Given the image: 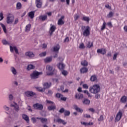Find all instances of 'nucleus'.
Returning a JSON list of instances; mask_svg holds the SVG:
<instances>
[{
  "mask_svg": "<svg viewBox=\"0 0 127 127\" xmlns=\"http://www.w3.org/2000/svg\"><path fill=\"white\" fill-rule=\"evenodd\" d=\"M101 91V87L98 84H95L89 88V92L92 94H98Z\"/></svg>",
  "mask_w": 127,
  "mask_h": 127,
  "instance_id": "nucleus-1",
  "label": "nucleus"
},
{
  "mask_svg": "<svg viewBox=\"0 0 127 127\" xmlns=\"http://www.w3.org/2000/svg\"><path fill=\"white\" fill-rule=\"evenodd\" d=\"M14 21V16L12 14H8L6 16V22L8 24H12Z\"/></svg>",
  "mask_w": 127,
  "mask_h": 127,
  "instance_id": "nucleus-2",
  "label": "nucleus"
},
{
  "mask_svg": "<svg viewBox=\"0 0 127 127\" xmlns=\"http://www.w3.org/2000/svg\"><path fill=\"white\" fill-rule=\"evenodd\" d=\"M83 28H85L84 31L83 32V36H89L90 35V30H91V28H90V26H83L82 27Z\"/></svg>",
  "mask_w": 127,
  "mask_h": 127,
  "instance_id": "nucleus-3",
  "label": "nucleus"
},
{
  "mask_svg": "<svg viewBox=\"0 0 127 127\" xmlns=\"http://www.w3.org/2000/svg\"><path fill=\"white\" fill-rule=\"evenodd\" d=\"M42 72H38L37 71H34L32 74H30L31 79H37L39 75H41Z\"/></svg>",
  "mask_w": 127,
  "mask_h": 127,
  "instance_id": "nucleus-4",
  "label": "nucleus"
},
{
  "mask_svg": "<svg viewBox=\"0 0 127 127\" xmlns=\"http://www.w3.org/2000/svg\"><path fill=\"white\" fill-rule=\"evenodd\" d=\"M122 117H123V112H122V111H119L115 117V123H118V122H120Z\"/></svg>",
  "mask_w": 127,
  "mask_h": 127,
  "instance_id": "nucleus-5",
  "label": "nucleus"
},
{
  "mask_svg": "<svg viewBox=\"0 0 127 127\" xmlns=\"http://www.w3.org/2000/svg\"><path fill=\"white\" fill-rule=\"evenodd\" d=\"M10 106L11 108H13L15 112H18V111H19V106L18 105H17V103H15V102H13L12 103H11L10 105Z\"/></svg>",
  "mask_w": 127,
  "mask_h": 127,
  "instance_id": "nucleus-6",
  "label": "nucleus"
},
{
  "mask_svg": "<svg viewBox=\"0 0 127 127\" xmlns=\"http://www.w3.org/2000/svg\"><path fill=\"white\" fill-rule=\"evenodd\" d=\"M48 104H51V105L49 106L48 107V110L49 111H52L53 110H56V106H55V104H54V102L49 101H48Z\"/></svg>",
  "mask_w": 127,
  "mask_h": 127,
  "instance_id": "nucleus-7",
  "label": "nucleus"
},
{
  "mask_svg": "<svg viewBox=\"0 0 127 127\" xmlns=\"http://www.w3.org/2000/svg\"><path fill=\"white\" fill-rule=\"evenodd\" d=\"M51 27L50 28L49 33L50 36L53 35V32L56 30V26L54 25L51 24Z\"/></svg>",
  "mask_w": 127,
  "mask_h": 127,
  "instance_id": "nucleus-8",
  "label": "nucleus"
},
{
  "mask_svg": "<svg viewBox=\"0 0 127 127\" xmlns=\"http://www.w3.org/2000/svg\"><path fill=\"white\" fill-rule=\"evenodd\" d=\"M33 107L35 110H43V105L39 103L34 104Z\"/></svg>",
  "mask_w": 127,
  "mask_h": 127,
  "instance_id": "nucleus-9",
  "label": "nucleus"
},
{
  "mask_svg": "<svg viewBox=\"0 0 127 127\" xmlns=\"http://www.w3.org/2000/svg\"><path fill=\"white\" fill-rule=\"evenodd\" d=\"M25 95L26 97H33L35 93L31 91H27L25 92Z\"/></svg>",
  "mask_w": 127,
  "mask_h": 127,
  "instance_id": "nucleus-10",
  "label": "nucleus"
},
{
  "mask_svg": "<svg viewBox=\"0 0 127 127\" xmlns=\"http://www.w3.org/2000/svg\"><path fill=\"white\" fill-rule=\"evenodd\" d=\"M97 53L100 54H102V55H105L106 53H107V50L106 49L102 48V49H98L97 50Z\"/></svg>",
  "mask_w": 127,
  "mask_h": 127,
  "instance_id": "nucleus-11",
  "label": "nucleus"
},
{
  "mask_svg": "<svg viewBox=\"0 0 127 127\" xmlns=\"http://www.w3.org/2000/svg\"><path fill=\"white\" fill-rule=\"evenodd\" d=\"M57 66L58 69L61 70V71H63L65 69V65L63 64V63H60L57 64Z\"/></svg>",
  "mask_w": 127,
  "mask_h": 127,
  "instance_id": "nucleus-12",
  "label": "nucleus"
},
{
  "mask_svg": "<svg viewBox=\"0 0 127 127\" xmlns=\"http://www.w3.org/2000/svg\"><path fill=\"white\" fill-rule=\"evenodd\" d=\"M48 75L49 76H52L54 74V72H55V70H53V67L51 66H49L48 67Z\"/></svg>",
  "mask_w": 127,
  "mask_h": 127,
  "instance_id": "nucleus-13",
  "label": "nucleus"
},
{
  "mask_svg": "<svg viewBox=\"0 0 127 127\" xmlns=\"http://www.w3.org/2000/svg\"><path fill=\"white\" fill-rule=\"evenodd\" d=\"M60 45L59 44H57L53 47V51L56 53H59V50H60Z\"/></svg>",
  "mask_w": 127,
  "mask_h": 127,
  "instance_id": "nucleus-14",
  "label": "nucleus"
},
{
  "mask_svg": "<svg viewBox=\"0 0 127 127\" xmlns=\"http://www.w3.org/2000/svg\"><path fill=\"white\" fill-rule=\"evenodd\" d=\"M75 98L77 100H82L84 98V95L80 93H77L75 94Z\"/></svg>",
  "mask_w": 127,
  "mask_h": 127,
  "instance_id": "nucleus-15",
  "label": "nucleus"
},
{
  "mask_svg": "<svg viewBox=\"0 0 127 127\" xmlns=\"http://www.w3.org/2000/svg\"><path fill=\"white\" fill-rule=\"evenodd\" d=\"M64 16H62L61 18L59 19L58 22V25H63V24L65 23V22L63 20V19H64Z\"/></svg>",
  "mask_w": 127,
  "mask_h": 127,
  "instance_id": "nucleus-16",
  "label": "nucleus"
},
{
  "mask_svg": "<svg viewBox=\"0 0 127 127\" xmlns=\"http://www.w3.org/2000/svg\"><path fill=\"white\" fill-rule=\"evenodd\" d=\"M15 51V53L17 54L18 53V50L16 48V47H12L11 46H10V51L11 52V53H13V51Z\"/></svg>",
  "mask_w": 127,
  "mask_h": 127,
  "instance_id": "nucleus-17",
  "label": "nucleus"
},
{
  "mask_svg": "<svg viewBox=\"0 0 127 127\" xmlns=\"http://www.w3.org/2000/svg\"><path fill=\"white\" fill-rule=\"evenodd\" d=\"M36 4L38 8H40L42 6V1L41 0H36Z\"/></svg>",
  "mask_w": 127,
  "mask_h": 127,
  "instance_id": "nucleus-18",
  "label": "nucleus"
},
{
  "mask_svg": "<svg viewBox=\"0 0 127 127\" xmlns=\"http://www.w3.org/2000/svg\"><path fill=\"white\" fill-rule=\"evenodd\" d=\"M10 71L12 74H13V75H14V76L17 75V70H16V69H15L14 67L11 66L10 67Z\"/></svg>",
  "mask_w": 127,
  "mask_h": 127,
  "instance_id": "nucleus-19",
  "label": "nucleus"
},
{
  "mask_svg": "<svg viewBox=\"0 0 127 127\" xmlns=\"http://www.w3.org/2000/svg\"><path fill=\"white\" fill-rule=\"evenodd\" d=\"M26 56L27 57H29V58H32L34 57V54H33L32 52H27L25 53Z\"/></svg>",
  "mask_w": 127,
  "mask_h": 127,
  "instance_id": "nucleus-20",
  "label": "nucleus"
},
{
  "mask_svg": "<svg viewBox=\"0 0 127 127\" xmlns=\"http://www.w3.org/2000/svg\"><path fill=\"white\" fill-rule=\"evenodd\" d=\"M97 79L98 76H97V75L94 74L91 76L90 80L91 82H95V81H97Z\"/></svg>",
  "mask_w": 127,
  "mask_h": 127,
  "instance_id": "nucleus-21",
  "label": "nucleus"
},
{
  "mask_svg": "<svg viewBox=\"0 0 127 127\" xmlns=\"http://www.w3.org/2000/svg\"><path fill=\"white\" fill-rule=\"evenodd\" d=\"M81 19L83 21H86L87 23H89L90 22V18L88 16H84Z\"/></svg>",
  "mask_w": 127,
  "mask_h": 127,
  "instance_id": "nucleus-22",
  "label": "nucleus"
},
{
  "mask_svg": "<svg viewBox=\"0 0 127 127\" xmlns=\"http://www.w3.org/2000/svg\"><path fill=\"white\" fill-rule=\"evenodd\" d=\"M39 18L40 20H41L42 21H44L46 19H47V15H40L39 17Z\"/></svg>",
  "mask_w": 127,
  "mask_h": 127,
  "instance_id": "nucleus-23",
  "label": "nucleus"
},
{
  "mask_svg": "<svg viewBox=\"0 0 127 127\" xmlns=\"http://www.w3.org/2000/svg\"><path fill=\"white\" fill-rule=\"evenodd\" d=\"M80 73L84 74V73H87V72H88V68L83 67L80 69Z\"/></svg>",
  "mask_w": 127,
  "mask_h": 127,
  "instance_id": "nucleus-24",
  "label": "nucleus"
},
{
  "mask_svg": "<svg viewBox=\"0 0 127 127\" xmlns=\"http://www.w3.org/2000/svg\"><path fill=\"white\" fill-rule=\"evenodd\" d=\"M127 96H123L122 97L121 99V103H123L124 104L127 103Z\"/></svg>",
  "mask_w": 127,
  "mask_h": 127,
  "instance_id": "nucleus-25",
  "label": "nucleus"
},
{
  "mask_svg": "<svg viewBox=\"0 0 127 127\" xmlns=\"http://www.w3.org/2000/svg\"><path fill=\"white\" fill-rule=\"evenodd\" d=\"M22 119H23V120L26 121V122H27V123H29V118L28 117V116H27V115L23 114L22 115Z\"/></svg>",
  "mask_w": 127,
  "mask_h": 127,
  "instance_id": "nucleus-26",
  "label": "nucleus"
},
{
  "mask_svg": "<svg viewBox=\"0 0 127 127\" xmlns=\"http://www.w3.org/2000/svg\"><path fill=\"white\" fill-rule=\"evenodd\" d=\"M35 13V11H31L28 13V15L32 19V18H34Z\"/></svg>",
  "mask_w": 127,
  "mask_h": 127,
  "instance_id": "nucleus-27",
  "label": "nucleus"
},
{
  "mask_svg": "<svg viewBox=\"0 0 127 127\" xmlns=\"http://www.w3.org/2000/svg\"><path fill=\"white\" fill-rule=\"evenodd\" d=\"M57 122L59 123V124H63V125H66V124H67V122H65V121L61 119H57Z\"/></svg>",
  "mask_w": 127,
  "mask_h": 127,
  "instance_id": "nucleus-28",
  "label": "nucleus"
},
{
  "mask_svg": "<svg viewBox=\"0 0 127 127\" xmlns=\"http://www.w3.org/2000/svg\"><path fill=\"white\" fill-rule=\"evenodd\" d=\"M82 103L83 105H90V103H91V101L88 99H85L82 101Z\"/></svg>",
  "mask_w": 127,
  "mask_h": 127,
  "instance_id": "nucleus-29",
  "label": "nucleus"
},
{
  "mask_svg": "<svg viewBox=\"0 0 127 127\" xmlns=\"http://www.w3.org/2000/svg\"><path fill=\"white\" fill-rule=\"evenodd\" d=\"M31 27V24H28V25H27L25 27L26 32H29V31H30Z\"/></svg>",
  "mask_w": 127,
  "mask_h": 127,
  "instance_id": "nucleus-30",
  "label": "nucleus"
},
{
  "mask_svg": "<svg viewBox=\"0 0 127 127\" xmlns=\"http://www.w3.org/2000/svg\"><path fill=\"white\" fill-rule=\"evenodd\" d=\"M37 120H40L41 123H42L43 124H44L45 123H46V122H47V119H45V118H36Z\"/></svg>",
  "mask_w": 127,
  "mask_h": 127,
  "instance_id": "nucleus-31",
  "label": "nucleus"
},
{
  "mask_svg": "<svg viewBox=\"0 0 127 127\" xmlns=\"http://www.w3.org/2000/svg\"><path fill=\"white\" fill-rule=\"evenodd\" d=\"M86 46L87 48H91V47H93V46H94V43L89 41L88 42Z\"/></svg>",
  "mask_w": 127,
  "mask_h": 127,
  "instance_id": "nucleus-32",
  "label": "nucleus"
},
{
  "mask_svg": "<svg viewBox=\"0 0 127 127\" xmlns=\"http://www.w3.org/2000/svg\"><path fill=\"white\" fill-rule=\"evenodd\" d=\"M0 25L1 26L4 32L6 33V28L5 27L4 24H2V23H0Z\"/></svg>",
  "mask_w": 127,
  "mask_h": 127,
  "instance_id": "nucleus-33",
  "label": "nucleus"
},
{
  "mask_svg": "<svg viewBox=\"0 0 127 127\" xmlns=\"http://www.w3.org/2000/svg\"><path fill=\"white\" fill-rule=\"evenodd\" d=\"M81 64L82 66H88V62L86 60L83 61L81 62Z\"/></svg>",
  "mask_w": 127,
  "mask_h": 127,
  "instance_id": "nucleus-34",
  "label": "nucleus"
},
{
  "mask_svg": "<svg viewBox=\"0 0 127 127\" xmlns=\"http://www.w3.org/2000/svg\"><path fill=\"white\" fill-rule=\"evenodd\" d=\"M74 108H75V110H76L77 112H78L79 113H83V110L78 107V106H75Z\"/></svg>",
  "mask_w": 127,
  "mask_h": 127,
  "instance_id": "nucleus-35",
  "label": "nucleus"
},
{
  "mask_svg": "<svg viewBox=\"0 0 127 127\" xmlns=\"http://www.w3.org/2000/svg\"><path fill=\"white\" fill-rule=\"evenodd\" d=\"M43 88L44 89V91H45L46 89L48 88V82H46L44 84H43Z\"/></svg>",
  "mask_w": 127,
  "mask_h": 127,
  "instance_id": "nucleus-36",
  "label": "nucleus"
},
{
  "mask_svg": "<svg viewBox=\"0 0 127 127\" xmlns=\"http://www.w3.org/2000/svg\"><path fill=\"white\" fill-rule=\"evenodd\" d=\"M35 66L32 64H29L27 67V70H31V69H34Z\"/></svg>",
  "mask_w": 127,
  "mask_h": 127,
  "instance_id": "nucleus-37",
  "label": "nucleus"
},
{
  "mask_svg": "<svg viewBox=\"0 0 127 127\" xmlns=\"http://www.w3.org/2000/svg\"><path fill=\"white\" fill-rule=\"evenodd\" d=\"M114 16V12L111 11L109 12V13L107 15V17L108 18H111L112 17H113V16Z\"/></svg>",
  "mask_w": 127,
  "mask_h": 127,
  "instance_id": "nucleus-38",
  "label": "nucleus"
},
{
  "mask_svg": "<svg viewBox=\"0 0 127 127\" xmlns=\"http://www.w3.org/2000/svg\"><path fill=\"white\" fill-rule=\"evenodd\" d=\"M105 29H106V22H103L102 26L101 28V31H103V30H105Z\"/></svg>",
  "mask_w": 127,
  "mask_h": 127,
  "instance_id": "nucleus-39",
  "label": "nucleus"
},
{
  "mask_svg": "<svg viewBox=\"0 0 127 127\" xmlns=\"http://www.w3.org/2000/svg\"><path fill=\"white\" fill-rule=\"evenodd\" d=\"M71 114V113L70 112V111H67V110H65L64 112V115L65 116V117H67L68 116H70V114Z\"/></svg>",
  "mask_w": 127,
  "mask_h": 127,
  "instance_id": "nucleus-40",
  "label": "nucleus"
},
{
  "mask_svg": "<svg viewBox=\"0 0 127 127\" xmlns=\"http://www.w3.org/2000/svg\"><path fill=\"white\" fill-rule=\"evenodd\" d=\"M2 43L3 44V45H9V43L6 41V40H2Z\"/></svg>",
  "mask_w": 127,
  "mask_h": 127,
  "instance_id": "nucleus-41",
  "label": "nucleus"
},
{
  "mask_svg": "<svg viewBox=\"0 0 127 127\" xmlns=\"http://www.w3.org/2000/svg\"><path fill=\"white\" fill-rule=\"evenodd\" d=\"M83 92L84 94H86V95H88V98H92V95H90V93H89V91H88V90H84Z\"/></svg>",
  "mask_w": 127,
  "mask_h": 127,
  "instance_id": "nucleus-42",
  "label": "nucleus"
},
{
  "mask_svg": "<svg viewBox=\"0 0 127 127\" xmlns=\"http://www.w3.org/2000/svg\"><path fill=\"white\" fill-rule=\"evenodd\" d=\"M21 6H22L21 3L20 2L17 3L16 4L17 9H20V8H21Z\"/></svg>",
  "mask_w": 127,
  "mask_h": 127,
  "instance_id": "nucleus-43",
  "label": "nucleus"
},
{
  "mask_svg": "<svg viewBox=\"0 0 127 127\" xmlns=\"http://www.w3.org/2000/svg\"><path fill=\"white\" fill-rule=\"evenodd\" d=\"M3 110H4V111H9V107L6 106V105H4L3 106Z\"/></svg>",
  "mask_w": 127,
  "mask_h": 127,
  "instance_id": "nucleus-44",
  "label": "nucleus"
},
{
  "mask_svg": "<svg viewBox=\"0 0 127 127\" xmlns=\"http://www.w3.org/2000/svg\"><path fill=\"white\" fill-rule=\"evenodd\" d=\"M8 97L9 101H12V100H13L14 97L12 94H9Z\"/></svg>",
  "mask_w": 127,
  "mask_h": 127,
  "instance_id": "nucleus-45",
  "label": "nucleus"
},
{
  "mask_svg": "<svg viewBox=\"0 0 127 127\" xmlns=\"http://www.w3.org/2000/svg\"><path fill=\"white\" fill-rule=\"evenodd\" d=\"M62 74L64 75V76H67V75H68V71L65 70H63Z\"/></svg>",
  "mask_w": 127,
  "mask_h": 127,
  "instance_id": "nucleus-46",
  "label": "nucleus"
},
{
  "mask_svg": "<svg viewBox=\"0 0 127 127\" xmlns=\"http://www.w3.org/2000/svg\"><path fill=\"white\" fill-rule=\"evenodd\" d=\"M37 90L39 91V92H44V89L42 88L41 87H39L36 88Z\"/></svg>",
  "mask_w": 127,
  "mask_h": 127,
  "instance_id": "nucleus-47",
  "label": "nucleus"
},
{
  "mask_svg": "<svg viewBox=\"0 0 127 127\" xmlns=\"http://www.w3.org/2000/svg\"><path fill=\"white\" fill-rule=\"evenodd\" d=\"M39 56H40V57H44L46 56V52H44L43 53H40L39 54Z\"/></svg>",
  "mask_w": 127,
  "mask_h": 127,
  "instance_id": "nucleus-48",
  "label": "nucleus"
},
{
  "mask_svg": "<svg viewBox=\"0 0 127 127\" xmlns=\"http://www.w3.org/2000/svg\"><path fill=\"white\" fill-rule=\"evenodd\" d=\"M98 122H103V121H104V116L103 115H101L98 119Z\"/></svg>",
  "mask_w": 127,
  "mask_h": 127,
  "instance_id": "nucleus-49",
  "label": "nucleus"
},
{
  "mask_svg": "<svg viewBox=\"0 0 127 127\" xmlns=\"http://www.w3.org/2000/svg\"><path fill=\"white\" fill-rule=\"evenodd\" d=\"M79 47L80 49H84L85 48V45H84V43H81Z\"/></svg>",
  "mask_w": 127,
  "mask_h": 127,
  "instance_id": "nucleus-50",
  "label": "nucleus"
},
{
  "mask_svg": "<svg viewBox=\"0 0 127 127\" xmlns=\"http://www.w3.org/2000/svg\"><path fill=\"white\" fill-rule=\"evenodd\" d=\"M119 55V53H116L113 56V60H116L117 59V57Z\"/></svg>",
  "mask_w": 127,
  "mask_h": 127,
  "instance_id": "nucleus-51",
  "label": "nucleus"
},
{
  "mask_svg": "<svg viewBox=\"0 0 127 127\" xmlns=\"http://www.w3.org/2000/svg\"><path fill=\"white\" fill-rule=\"evenodd\" d=\"M56 97L57 98H61V97H63V95H62V94H60V93H57V94H56Z\"/></svg>",
  "mask_w": 127,
  "mask_h": 127,
  "instance_id": "nucleus-52",
  "label": "nucleus"
},
{
  "mask_svg": "<svg viewBox=\"0 0 127 127\" xmlns=\"http://www.w3.org/2000/svg\"><path fill=\"white\" fill-rule=\"evenodd\" d=\"M107 25L110 27V28H112V27H113V24H112L111 22H108L107 23Z\"/></svg>",
  "mask_w": 127,
  "mask_h": 127,
  "instance_id": "nucleus-53",
  "label": "nucleus"
},
{
  "mask_svg": "<svg viewBox=\"0 0 127 127\" xmlns=\"http://www.w3.org/2000/svg\"><path fill=\"white\" fill-rule=\"evenodd\" d=\"M0 21H1V20H2V19H3V13H2V12H0Z\"/></svg>",
  "mask_w": 127,
  "mask_h": 127,
  "instance_id": "nucleus-54",
  "label": "nucleus"
},
{
  "mask_svg": "<svg viewBox=\"0 0 127 127\" xmlns=\"http://www.w3.org/2000/svg\"><path fill=\"white\" fill-rule=\"evenodd\" d=\"M32 120V122L33 123V124H35V123H36V122H37V119L35 118H32L31 119Z\"/></svg>",
  "mask_w": 127,
  "mask_h": 127,
  "instance_id": "nucleus-55",
  "label": "nucleus"
},
{
  "mask_svg": "<svg viewBox=\"0 0 127 127\" xmlns=\"http://www.w3.org/2000/svg\"><path fill=\"white\" fill-rule=\"evenodd\" d=\"M44 63H45V64H48V58L47 57L46 58L44 59Z\"/></svg>",
  "mask_w": 127,
  "mask_h": 127,
  "instance_id": "nucleus-56",
  "label": "nucleus"
},
{
  "mask_svg": "<svg viewBox=\"0 0 127 127\" xmlns=\"http://www.w3.org/2000/svg\"><path fill=\"white\" fill-rule=\"evenodd\" d=\"M83 117L84 118H91V115H88V114H84L83 115Z\"/></svg>",
  "mask_w": 127,
  "mask_h": 127,
  "instance_id": "nucleus-57",
  "label": "nucleus"
},
{
  "mask_svg": "<svg viewBox=\"0 0 127 127\" xmlns=\"http://www.w3.org/2000/svg\"><path fill=\"white\" fill-rule=\"evenodd\" d=\"M100 95L99 94H97L95 95V99H100Z\"/></svg>",
  "mask_w": 127,
  "mask_h": 127,
  "instance_id": "nucleus-58",
  "label": "nucleus"
},
{
  "mask_svg": "<svg viewBox=\"0 0 127 127\" xmlns=\"http://www.w3.org/2000/svg\"><path fill=\"white\" fill-rule=\"evenodd\" d=\"M79 18V15H74V20H77Z\"/></svg>",
  "mask_w": 127,
  "mask_h": 127,
  "instance_id": "nucleus-59",
  "label": "nucleus"
},
{
  "mask_svg": "<svg viewBox=\"0 0 127 127\" xmlns=\"http://www.w3.org/2000/svg\"><path fill=\"white\" fill-rule=\"evenodd\" d=\"M83 87L84 88V89H88V88H89V86H88V85L84 84L83 85Z\"/></svg>",
  "mask_w": 127,
  "mask_h": 127,
  "instance_id": "nucleus-60",
  "label": "nucleus"
},
{
  "mask_svg": "<svg viewBox=\"0 0 127 127\" xmlns=\"http://www.w3.org/2000/svg\"><path fill=\"white\" fill-rule=\"evenodd\" d=\"M59 112H60V113L62 114V113H64V112H65V110H64V108H62L60 110Z\"/></svg>",
  "mask_w": 127,
  "mask_h": 127,
  "instance_id": "nucleus-61",
  "label": "nucleus"
},
{
  "mask_svg": "<svg viewBox=\"0 0 127 127\" xmlns=\"http://www.w3.org/2000/svg\"><path fill=\"white\" fill-rule=\"evenodd\" d=\"M124 30L125 32L127 33V25H125L124 27Z\"/></svg>",
  "mask_w": 127,
  "mask_h": 127,
  "instance_id": "nucleus-62",
  "label": "nucleus"
},
{
  "mask_svg": "<svg viewBox=\"0 0 127 127\" xmlns=\"http://www.w3.org/2000/svg\"><path fill=\"white\" fill-rule=\"evenodd\" d=\"M18 22V19L16 18L14 22V24H17V23Z\"/></svg>",
  "mask_w": 127,
  "mask_h": 127,
  "instance_id": "nucleus-63",
  "label": "nucleus"
},
{
  "mask_svg": "<svg viewBox=\"0 0 127 127\" xmlns=\"http://www.w3.org/2000/svg\"><path fill=\"white\" fill-rule=\"evenodd\" d=\"M52 61V57H50L48 58V62H51Z\"/></svg>",
  "mask_w": 127,
  "mask_h": 127,
  "instance_id": "nucleus-64",
  "label": "nucleus"
}]
</instances>
